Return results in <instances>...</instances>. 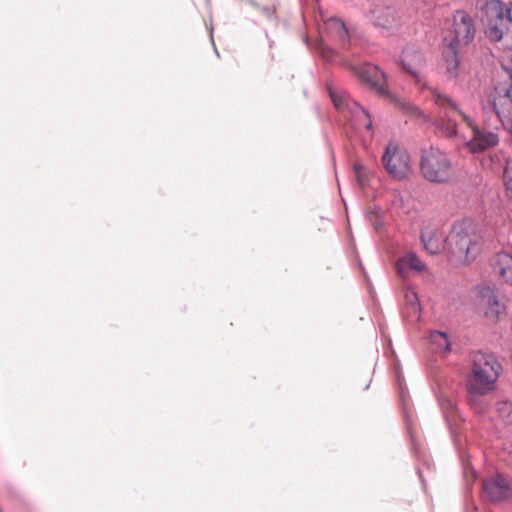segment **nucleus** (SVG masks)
I'll use <instances>...</instances> for the list:
<instances>
[{
    "label": "nucleus",
    "instance_id": "24",
    "mask_svg": "<svg viewBox=\"0 0 512 512\" xmlns=\"http://www.w3.org/2000/svg\"><path fill=\"white\" fill-rule=\"evenodd\" d=\"M360 168L361 167L358 166V165L354 166V170H355V174L357 176L358 182H359V184H362V179H361V176H360Z\"/></svg>",
    "mask_w": 512,
    "mask_h": 512
},
{
    "label": "nucleus",
    "instance_id": "8",
    "mask_svg": "<svg viewBox=\"0 0 512 512\" xmlns=\"http://www.w3.org/2000/svg\"><path fill=\"white\" fill-rule=\"evenodd\" d=\"M386 171L395 179H403L409 172L410 156L406 150L389 144L382 156Z\"/></svg>",
    "mask_w": 512,
    "mask_h": 512
},
{
    "label": "nucleus",
    "instance_id": "6",
    "mask_svg": "<svg viewBox=\"0 0 512 512\" xmlns=\"http://www.w3.org/2000/svg\"><path fill=\"white\" fill-rule=\"evenodd\" d=\"M328 92L335 108L347 113L349 120L356 129L372 130L370 114L357 102L353 101L345 91L329 85Z\"/></svg>",
    "mask_w": 512,
    "mask_h": 512
},
{
    "label": "nucleus",
    "instance_id": "20",
    "mask_svg": "<svg viewBox=\"0 0 512 512\" xmlns=\"http://www.w3.org/2000/svg\"><path fill=\"white\" fill-rule=\"evenodd\" d=\"M496 411L498 416L506 424L512 423V404L508 401H500L496 403Z\"/></svg>",
    "mask_w": 512,
    "mask_h": 512
},
{
    "label": "nucleus",
    "instance_id": "9",
    "mask_svg": "<svg viewBox=\"0 0 512 512\" xmlns=\"http://www.w3.org/2000/svg\"><path fill=\"white\" fill-rule=\"evenodd\" d=\"M451 32L453 38L449 43H454L455 47L469 45L476 35L474 19L465 11H456L453 15Z\"/></svg>",
    "mask_w": 512,
    "mask_h": 512
},
{
    "label": "nucleus",
    "instance_id": "10",
    "mask_svg": "<svg viewBox=\"0 0 512 512\" xmlns=\"http://www.w3.org/2000/svg\"><path fill=\"white\" fill-rule=\"evenodd\" d=\"M479 306L486 319L496 323L505 312V305L500 301L497 291L489 285L478 286Z\"/></svg>",
    "mask_w": 512,
    "mask_h": 512
},
{
    "label": "nucleus",
    "instance_id": "13",
    "mask_svg": "<svg viewBox=\"0 0 512 512\" xmlns=\"http://www.w3.org/2000/svg\"><path fill=\"white\" fill-rule=\"evenodd\" d=\"M426 270V265L413 252L400 257L396 262V271L400 277L406 279L410 271L422 272Z\"/></svg>",
    "mask_w": 512,
    "mask_h": 512
},
{
    "label": "nucleus",
    "instance_id": "16",
    "mask_svg": "<svg viewBox=\"0 0 512 512\" xmlns=\"http://www.w3.org/2000/svg\"><path fill=\"white\" fill-rule=\"evenodd\" d=\"M373 23L383 28H391L397 24V16L394 8L390 6H377L372 11Z\"/></svg>",
    "mask_w": 512,
    "mask_h": 512
},
{
    "label": "nucleus",
    "instance_id": "1",
    "mask_svg": "<svg viewBox=\"0 0 512 512\" xmlns=\"http://www.w3.org/2000/svg\"><path fill=\"white\" fill-rule=\"evenodd\" d=\"M422 63L420 54H415L412 59L405 55L402 60L403 69L414 77L425 98L438 107L435 125L442 135L449 138L460 136L459 120H462L472 132L466 142L469 152L481 153L496 147L499 144L498 131L503 126V116L512 105V75L508 86L499 85L491 91L488 103L483 106V124L478 126L449 96L427 85L420 72Z\"/></svg>",
    "mask_w": 512,
    "mask_h": 512
},
{
    "label": "nucleus",
    "instance_id": "11",
    "mask_svg": "<svg viewBox=\"0 0 512 512\" xmlns=\"http://www.w3.org/2000/svg\"><path fill=\"white\" fill-rule=\"evenodd\" d=\"M483 492L491 502H499L511 495V488L506 478L496 474L484 480Z\"/></svg>",
    "mask_w": 512,
    "mask_h": 512
},
{
    "label": "nucleus",
    "instance_id": "19",
    "mask_svg": "<svg viewBox=\"0 0 512 512\" xmlns=\"http://www.w3.org/2000/svg\"><path fill=\"white\" fill-rule=\"evenodd\" d=\"M327 26L343 46H346L349 43V33L342 20L338 18H331L329 19Z\"/></svg>",
    "mask_w": 512,
    "mask_h": 512
},
{
    "label": "nucleus",
    "instance_id": "7",
    "mask_svg": "<svg viewBox=\"0 0 512 512\" xmlns=\"http://www.w3.org/2000/svg\"><path fill=\"white\" fill-rule=\"evenodd\" d=\"M361 84L375 91L379 95H388L387 81L384 72L371 63H363L351 67Z\"/></svg>",
    "mask_w": 512,
    "mask_h": 512
},
{
    "label": "nucleus",
    "instance_id": "18",
    "mask_svg": "<svg viewBox=\"0 0 512 512\" xmlns=\"http://www.w3.org/2000/svg\"><path fill=\"white\" fill-rule=\"evenodd\" d=\"M427 340L436 352H450L451 343L448 335L440 331H430Z\"/></svg>",
    "mask_w": 512,
    "mask_h": 512
},
{
    "label": "nucleus",
    "instance_id": "4",
    "mask_svg": "<svg viewBox=\"0 0 512 512\" xmlns=\"http://www.w3.org/2000/svg\"><path fill=\"white\" fill-rule=\"evenodd\" d=\"M419 166L423 178L431 183L446 184L455 176L451 158L436 148L422 151Z\"/></svg>",
    "mask_w": 512,
    "mask_h": 512
},
{
    "label": "nucleus",
    "instance_id": "3",
    "mask_svg": "<svg viewBox=\"0 0 512 512\" xmlns=\"http://www.w3.org/2000/svg\"><path fill=\"white\" fill-rule=\"evenodd\" d=\"M473 360L472 373L467 380V389L470 394L469 401L475 411L482 410L477 407L476 396L486 395L495 388V383L502 371L501 364L496 360L494 354H476Z\"/></svg>",
    "mask_w": 512,
    "mask_h": 512
},
{
    "label": "nucleus",
    "instance_id": "5",
    "mask_svg": "<svg viewBox=\"0 0 512 512\" xmlns=\"http://www.w3.org/2000/svg\"><path fill=\"white\" fill-rule=\"evenodd\" d=\"M485 15V34L489 40L498 42L512 23V2L505 7L501 0H489L483 8Z\"/></svg>",
    "mask_w": 512,
    "mask_h": 512
},
{
    "label": "nucleus",
    "instance_id": "12",
    "mask_svg": "<svg viewBox=\"0 0 512 512\" xmlns=\"http://www.w3.org/2000/svg\"><path fill=\"white\" fill-rule=\"evenodd\" d=\"M493 273L506 284H512V255L506 252L497 253L491 262Z\"/></svg>",
    "mask_w": 512,
    "mask_h": 512
},
{
    "label": "nucleus",
    "instance_id": "23",
    "mask_svg": "<svg viewBox=\"0 0 512 512\" xmlns=\"http://www.w3.org/2000/svg\"><path fill=\"white\" fill-rule=\"evenodd\" d=\"M503 181L507 192L512 196V169H505L503 173Z\"/></svg>",
    "mask_w": 512,
    "mask_h": 512
},
{
    "label": "nucleus",
    "instance_id": "22",
    "mask_svg": "<svg viewBox=\"0 0 512 512\" xmlns=\"http://www.w3.org/2000/svg\"><path fill=\"white\" fill-rule=\"evenodd\" d=\"M252 6L261 12L267 19L273 18L276 9L274 6H260L255 2H251Z\"/></svg>",
    "mask_w": 512,
    "mask_h": 512
},
{
    "label": "nucleus",
    "instance_id": "17",
    "mask_svg": "<svg viewBox=\"0 0 512 512\" xmlns=\"http://www.w3.org/2000/svg\"><path fill=\"white\" fill-rule=\"evenodd\" d=\"M421 241L430 254H438L444 248L443 236L437 229H424L421 232Z\"/></svg>",
    "mask_w": 512,
    "mask_h": 512
},
{
    "label": "nucleus",
    "instance_id": "21",
    "mask_svg": "<svg viewBox=\"0 0 512 512\" xmlns=\"http://www.w3.org/2000/svg\"><path fill=\"white\" fill-rule=\"evenodd\" d=\"M401 109L406 112L407 114H410L415 117H424V114L422 111L417 108L416 106L412 105L409 102H399L398 103Z\"/></svg>",
    "mask_w": 512,
    "mask_h": 512
},
{
    "label": "nucleus",
    "instance_id": "14",
    "mask_svg": "<svg viewBox=\"0 0 512 512\" xmlns=\"http://www.w3.org/2000/svg\"><path fill=\"white\" fill-rule=\"evenodd\" d=\"M459 47L454 43H447L443 50V59L446 68V74L449 78H456L459 74L460 59L458 57Z\"/></svg>",
    "mask_w": 512,
    "mask_h": 512
},
{
    "label": "nucleus",
    "instance_id": "2",
    "mask_svg": "<svg viewBox=\"0 0 512 512\" xmlns=\"http://www.w3.org/2000/svg\"><path fill=\"white\" fill-rule=\"evenodd\" d=\"M445 247L449 261L454 266H466L475 261L481 252L482 243L472 221L464 219L454 223L445 238Z\"/></svg>",
    "mask_w": 512,
    "mask_h": 512
},
{
    "label": "nucleus",
    "instance_id": "15",
    "mask_svg": "<svg viewBox=\"0 0 512 512\" xmlns=\"http://www.w3.org/2000/svg\"><path fill=\"white\" fill-rule=\"evenodd\" d=\"M404 302V316L409 318L412 322L419 321L421 317V306L417 293L410 287L404 288Z\"/></svg>",
    "mask_w": 512,
    "mask_h": 512
}]
</instances>
